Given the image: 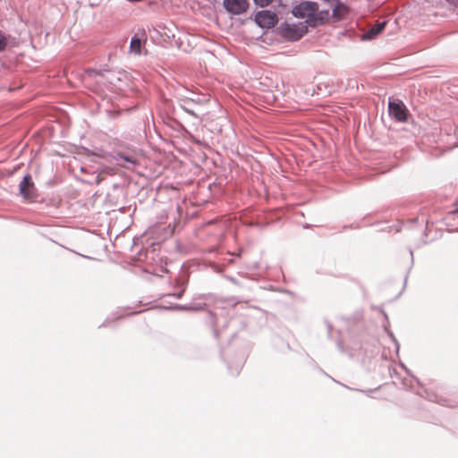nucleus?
Returning <instances> with one entry per match:
<instances>
[{
    "instance_id": "f257e3e1",
    "label": "nucleus",
    "mask_w": 458,
    "mask_h": 458,
    "mask_svg": "<svg viewBox=\"0 0 458 458\" xmlns=\"http://www.w3.org/2000/svg\"><path fill=\"white\" fill-rule=\"evenodd\" d=\"M318 11V4L312 1H303L293 7L292 13L294 17L306 19L310 26H314V18Z\"/></svg>"
},
{
    "instance_id": "f03ea898",
    "label": "nucleus",
    "mask_w": 458,
    "mask_h": 458,
    "mask_svg": "<svg viewBox=\"0 0 458 458\" xmlns=\"http://www.w3.org/2000/svg\"><path fill=\"white\" fill-rule=\"evenodd\" d=\"M388 111L389 114L397 122H407L409 111L401 100L389 101Z\"/></svg>"
},
{
    "instance_id": "7ed1b4c3",
    "label": "nucleus",
    "mask_w": 458,
    "mask_h": 458,
    "mask_svg": "<svg viewBox=\"0 0 458 458\" xmlns=\"http://www.w3.org/2000/svg\"><path fill=\"white\" fill-rule=\"evenodd\" d=\"M254 20L255 22L263 29L273 28L278 21L276 14L269 10L258 12Z\"/></svg>"
},
{
    "instance_id": "20e7f679",
    "label": "nucleus",
    "mask_w": 458,
    "mask_h": 458,
    "mask_svg": "<svg viewBox=\"0 0 458 458\" xmlns=\"http://www.w3.org/2000/svg\"><path fill=\"white\" fill-rule=\"evenodd\" d=\"M114 159L117 164L123 168L131 169L139 164L137 154L135 150L129 152L119 151L114 155Z\"/></svg>"
},
{
    "instance_id": "39448f33",
    "label": "nucleus",
    "mask_w": 458,
    "mask_h": 458,
    "mask_svg": "<svg viewBox=\"0 0 458 458\" xmlns=\"http://www.w3.org/2000/svg\"><path fill=\"white\" fill-rule=\"evenodd\" d=\"M19 191L25 199H33L36 197V188L30 174H26L21 181Z\"/></svg>"
},
{
    "instance_id": "423d86ee",
    "label": "nucleus",
    "mask_w": 458,
    "mask_h": 458,
    "mask_svg": "<svg viewBox=\"0 0 458 458\" xmlns=\"http://www.w3.org/2000/svg\"><path fill=\"white\" fill-rule=\"evenodd\" d=\"M223 4L228 13L235 15L245 13L249 7L247 0H224Z\"/></svg>"
},
{
    "instance_id": "0eeeda50",
    "label": "nucleus",
    "mask_w": 458,
    "mask_h": 458,
    "mask_svg": "<svg viewBox=\"0 0 458 458\" xmlns=\"http://www.w3.org/2000/svg\"><path fill=\"white\" fill-rule=\"evenodd\" d=\"M146 41L147 34L145 30H138L131 38L130 52L134 55H141Z\"/></svg>"
},
{
    "instance_id": "6e6552de",
    "label": "nucleus",
    "mask_w": 458,
    "mask_h": 458,
    "mask_svg": "<svg viewBox=\"0 0 458 458\" xmlns=\"http://www.w3.org/2000/svg\"><path fill=\"white\" fill-rule=\"evenodd\" d=\"M386 25V21H381L375 24L372 28H370L367 32L363 35V39H372L379 33H381Z\"/></svg>"
},
{
    "instance_id": "1a4fd4ad",
    "label": "nucleus",
    "mask_w": 458,
    "mask_h": 458,
    "mask_svg": "<svg viewBox=\"0 0 458 458\" xmlns=\"http://www.w3.org/2000/svg\"><path fill=\"white\" fill-rule=\"evenodd\" d=\"M444 220L445 224L449 227L458 225V200L455 202L454 209L448 212Z\"/></svg>"
},
{
    "instance_id": "9d476101",
    "label": "nucleus",
    "mask_w": 458,
    "mask_h": 458,
    "mask_svg": "<svg viewBox=\"0 0 458 458\" xmlns=\"http://www.w3.org/2000/svg\"><path fill=\"white\" fill-rule=\"evenodd\" d=\"M179 106L185 113L189 114L194 118H199V115L196 114L195 110L192 107V104H190L189 100L181 99Z\"/></svg>"
},
{
    "instance_id": "9b49d317",
    "label": "nucleus",
    "mask_w": 458,
    "mask_h": 458,
    "mask_svg": "<svg viewBox=\"0 0 458 458\" xmlns=\"http://www.w3.org/2000/svg\"><path fill=\"white\" fill-rule=\"evenodd\" d=\"M347 7L344 4L337 2L335 6L333 8L332 15L335 18L341 19L346 13Z\"/></svg>"
},
{
    "instance_id": "f8f14e48",
    "label": "nucleus",
    "mask_w": 458,
    "mask_h": 458,
    "mask_svg": "<svg viewBox=\"0 0 458 458\" xmlns=\"http://www.w3.org/2000/svg\"><path fill=\"white\" fill-rule=\"evenodd\" d=\"M329 16L328 10L324 11H316L315 18H314V26L318 23H323L326 20H327Z\"/></svg>"
},
{
    "instance_id": "ddd939ff",
    "label": "nucleus",
    "mask_w": 458,
    "mask_h": 458,
    "mask_svg": "<svg viewBox=\"0 0 458 458\" xmlns=\"http://www.w3.org/2000/svg\"><path fill=\"white\" fill-rule=\"evenodd\" d=\"M8 45L7 36L0 31V53L4 51Z\"/></svg>"
},
{
    "instance_id": "4468645a",
    "label": "nucleus",
    "mask_w": 458,
    "mask_h": 458,
    "mask_svg": "<svg viewBox=\"0 0 458 458\" xmlns=\"http://www.w3.org/2000/svg\"><path fill=\"white\" fill-rule=\"evenodd\" d=\"M86 75H87L88 77H89V78H95V77H97V76H98V75L102 76L103 74H102V72H101L97 71V70H95V69H89V70H87V72H86Z\"/></svg>"
},
{
    "instance_id": "2eb2a0df",
    "label": "nucleus",
    "mask_w": 458,
    "mask_h": 458,
    "mask_svg": "<svg viewBox=\"0 0 458 458\" xmlns=\"http://www.w3.org/2000/svg\"><path fill=\"white\" fill-rule=\"evenodd\" d=\"M253 1L257 5H259L260 7L268 6L273 2V0H253Z\"/></svg>"
},
{
    "instance_id": "dca6fc26",
    "label": "nucleus",
    "mask_w": 458,
    "mask_h": 458,
    "mask_svg": "<svg viewBox=\"0 0 458 458\" xmlns=\"http://www.w3.org/2000/svg\"><path fill=\"white\" fill-rule=\"evenodd\" d=\"M184 99L189 100V101H190V104H192V105H193V104H199V103H200V99H199V98H188V97H186Z\"/></svg>"
},
{
    "instance_id": "f3484780",
    "label": "nucleus",
    "mask_w": 458,
    "mask_h": 458,
    "mask_svg": "<svg viewBox=\"0 0 458 458\" xmlns=\"http://www.w3.org/2000/svg\"><path fill=\"white\" fill-rule=\"evenodd\" d=\"M82 258L88 259V258H89V256H85V255H84V256H82Z\"/></svg>"
}]
</instances>
